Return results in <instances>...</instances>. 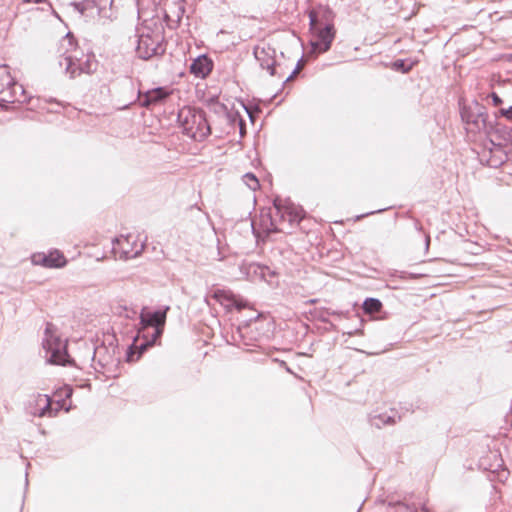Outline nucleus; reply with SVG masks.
<instances>
[{
	"label": "nucleus",
	"instance_id": "nucleus-1",
	"mask_svg": "<svg viewBox=\"0 0 512 512\" xmlns=\"http://www.w3.org/2000/svg\"><path fill=\"white\" fill-rule=\"evenodd\" d=\"M178 122L183 132L194 140H203L211 134L206 114L201 109L184 107L179 110Z\"/></svg>",
	"mask_w": 512,
	"mask_h": 512
},
{
	"label": "nucleus",
	"instance_id": "nucleus-2",
	"mask_svg": "<svg viewBox=\"0 0 512 512\" xmlns=\"http://www.w3.org/2000/svg\"><path fill=\"white\" fill-rule=\"evenodd\" d=\"M166 51L163 31L144 28L138 35L136 54L142 60L162 56Z\"/></svg>",
	"mask_w": 512,
	"mask_h": 512
},
{
	"label": "nucleus",
	"instance_id": "nucleus-3",
	"mask_svg": "<svg viewBox=\"0 0 512 512\" xmlns=\"http://www.w3.org/2000/svg\"><path fill=\"white\" fill-rule=\"evenodd\" d=\"M43 348L49 354L48 361L51 364L66 365L70 363L66 344L56 335V327L52 323H47L42 342Z\"/></svg>",
	"mask_w": 512,
	"mask_h": 512
},
{
	"label": "nucleus",
	"instance_id": "nucleus-4",
	"mask_svg": "<svg viewBox=\"0 0 512 512\" xmlns=\"http://www.w3.org/2000/svg\"><path fill=\"white\" fill-rule=\"evenodd\" d=\"M304 210L301 207L295 206L290 201L284 204L280 199L274 200V212L270 214V225L274 231H282L281 227L285 222L290 226L299 224L302 220Z\"/></svg>",
	"mask_w": 512,
	"mask_h": 512
},
{
	"label": "nucleus",
	"instance_id": "nucleus-5",
	"mask_svg": "<svg viewBox=\"0 0 512 512\" xmlns=\"http://www.w3.org/2000/svg\"><path fill=\"white\" fill-rule=\"evenodd\" d=\"M460 115L463 122L468 126L470 132L476 133L484 131L490 133L488 130V113L484 105L477 101H473L470 104H463L460 107Z\"/></svg>",
	"mask_w": 512,
	"mask_h": 512
},
{
	"label": "nucleus",
	"instance_id": "nucleus-6",
	"mask_svg": "<svg viewBox=\"0 0 512 512\" xmlns=\"http://www.w3.org/2000/svg\"><path fill=\"white\" fill-rule=\"evenodd\" d=\"M171 93V90L163 86L149 89L145 92L138 89L136 99L124 105L123 108H129L130 105L138 102L139 106L144 107L146 109H150L154 106L165 103V101L169 98Z\"/></svg>",
	"mask_w": 512,
	"mask_h": 512
},
{
	"label": "nucleus",
	"instance_id": "nucleus-7",
	"mask_svg": "<svg viewBox=\"0 0 512 512\" xmlns=\"http://www.w3.org/2000/svg\"><path fill=\"white\" fill-rule=\"evenodd\" d=\"M169 306H166L163 310L148 311L143 309L140 314V324L142 329L153 328L152 333L153 340H159L164 331V325L166 322L167 311Z\"/></svg>",
	"mask_w": 512,
	"mask_h": 512
},
{
	"label": "nucleus",
	"instance_id": "nucleus-8",
	"mask_svg": "<svg viewBox=\"0 0 512 512\" xmlns=\"http://www.w3.org/2000/svg\"><path fill=\"white\" fill-rule=\"evenodd\" d=\"M313 33V40H311L312 51L316 54L327 52L332 45L335 38L336 30L334 26H321L310 27Z\"/></svg>",
	"mask_w": 512,
	"mask_h": 512
},
{
	"label": "nucleus",
	"instance_id": "nucleus-9",
	"mask_svg": "<svg viewBox=\"0 0 512 512\" xmlns=\"http://www.w3.org/2000/svg\"><path fill=\"white\" fill-rule=\"evenodd\" d=\"M209 297L217 301L228 311L232 310L233 308L240 311L247 306V303L244 299L235 295L232 291L226 289H215L209 294Z\"/></svg>",
	"mask_w": 512,
	"mask_h": 512
},
{
	"label": "nucleus",
	"instance_id": "nucleus-10",
	"mask_svg": "<svg viewBox=\"0 0 512 512\" xmlns=\"http://www.w3.org/2000/svg\"><path fill=\"white\" fill-rule=\"evenodd\" d=\"M253 54L256 60L259 62L260 66L263 69H266L271 76H275L277 74L276 71V60L275 55L276 51L270 45L267 46H256L254 48Z\"/></svg>",
	"mask_w": 512,
	"mask_h": 512
},
{
	"label": "nucleus",
	"instance_id": "nucleus-11",
	"mask_svg": "<svg viewBox=\"0 0 512 512\" xmlns=\"http://www.w3.org/2000/svg\"><path fill=\"white\" fill-rule=\"evenodd\" d=\"M32 263L46 268H62L67 264V260L62 252L55 249L50 251L48 254H33Z\"/></svg>",
	"mask_w": 512,
	"mask_h": 512
},
{
	"label": "nucleus",
	"instance_id": "nucleus-12",
	"mask_svg": "<svg viewBox=\"0 0 512 512\" xmlns=\"http://www.w3.org/2000/svg\"><path fill=\"white\" fill-rule=\"evenodd\" d=\"M213 67L212 59L208 55L203 54L192 61L189 71L195 77L205 79L212 72Z\"/></svg>",
	"mask_w": 512,
	"mask_h": 512
},
{
	"label": "nucleus",
	"instance_id": "nucleus-13",
	"mask_svg": "<svg viewBox=\"0 0 512 512\" xmlns=\"http://www.w3.org/2000/svg\"><path fill=\"white\" fill-rule=\"evenodd\" d=\"M401 417L397 415V412L394 410H391L390 413L384 412V413H376L372 412L369 414L368 421L372 427H375L377 429H381L385 426H392L395 425Z\"/></svg>",
	"mask_w": 512,
	"mask_h": 512
},
{
	"label": "nucleus",
	"instance_id": "nucleus-14",
	"mask_svg": "<svg viewBox=\"0 0 512 512\" xmlns=\"http://www.w3.org/2000/svg\"><path fill=\"white\" fill-rule=\"evenodd\" d=\"M310 27H321V26H334L333 11L328 7H323L319 11H312L309 14Z\"/></svg>",
	"mask_w": 512,
	"mask_h": 512
},
{
	"label": "nucleus",
	"instance_id": "nucleus-15",
	"mask_svg": "<svg viewBox=\"0 0 512 512\" xmlns=\"http://www.w3.org/2000/svg\"><path fill=\"white\" fill-rule=\"evenodd\" d=\"M488 130L490 131V133H487L488 135H491L495 137L497 140H499L498 143H495L494 140H491L494 146L501 148L503 145L502 142L512 143V128L502 124H496L495 126H493L490 123L488 125Z\"/></svg>",
	"mask_w": 512,
	"mask_h": 512
},
{
	"label": "nucleus",
	"instance_id": "nucleus-16",
	"mask_svg": "<svg viewBox=\"0 0 512 512\" xmlns=\"http://www.w3.org/2000/svg\"><path fill=\"white\" fill-rule=\"evenodd\" d=\"M69 50H66V55L59 60L60 67L65 69L66 74L69 75L70 78H75L79 76L78 61L79 58L77 56V51H74V54H67Z\"/></svg>",
	"mask_w": 512,
	"mask_h": 512
},
{
	"label": "nucleus",
	"instance_id": "nucleus-17",
	"mask_svg": "<svg viewBox=\"0 0 512 512\" xmlns=\"http://www.w3.org/2000/svg\"><path fill=\"white\" fill-rule=\"evenodd\" d=\"M158 340H153V335H151L150 339H145L139 346L134 347L131 345L128 347L126 352V361L127 362H135L137 361L142 354L147 351V349L153 346Z\"/></svg>",
	"mask_w": 512,
	"mask_h": 512
},
{
	"label": "nucleus",
	"instance_id": "nucleus-18",
	"mask_svg": "<svg viewBox=\"0 0 512 512\" xmlns=\"http://www.w3.org/2000/svg\"><path fill=\"white\" fill-rule=\"evenodd\" d=\"M185 13V8L180 3H175L173 10L165 12V21L170 29H175Z\"/></svg>",
	"mask_w": 512,
	"mask_h": 512
},
{
	"label": "nucleus",
	"instance_id": "nucleus-19",
	"mask_svg": "<svg viewBox=\"0 0 512 512\" xmlns=\"http://www.w3.org/2000/svg\"><path fill=\"white\" fill-rule=\"evenodd\" d=\"M38 401L44 402V406L42 408H40V410H39V413H38L39 417L56 416L58 411L61 408V405L59 402H57V407L53 408L52 407V399L48 395H38Z\"/></svg>",
	"mask_w": 512,
	"mask_h": 512
},
{
	"label": "nucleus",
	"instance_id": "nucleus-20",
	"mask_svg": "<svg viewBox=\"0 0 512 512\" xmlns=\"http://www.w3.org/2000/svg\"><path fill=\"white\" fill-rule=\"evenodd\" d=\"M382 307V302L377 298H367L362 304V309L366 314L379 313Z\"/></svg>",
	"mask_w": 512,
	"mask_h": 512
},
{
	"label": "nucleus",
	"instance_id": "nucleus-21",
	"mask_svg": "<svg viewBox=\"0 0 512 512\" xmlns=\"http://www.w3.org/2000/svg\"><path fill=\"white\" fill-rule=\"evenodd\" d=\"M389 508H395V512H418L417 506L413 504H408L403 501H389Z\"/></svg>",
	"mask_w": 512,
	"mask_h": 512
},
{
	"label": "nucleus",
	"instance_id": "nucleus-22",
	"mask_svg": "<svg viewBox=\"0 0 512 512\" xmlns=\"http://www.w3.org/2000/svg\"><path fill=\"white\" fill-rule=\"evenodd\" d=\"M79 73L90 74L96 69V62L93 60V56H87L85 60L79 58L78 61Z\"/></svg>",
	"mask_w": 512,
	"mask_h": 512
},
{
	"label": "nucleus",
	"instance_id": "nucleus-23",
	"mask_svg": "<svg viewBox=\"0 0 512 512\" xmlns=\"http://www.w3.org/2000/svg\"><path fill=\"white\" fill-rule=\"evenodd\" d=\"M227 118L231 124L237 123L239 126L240 135L243 136L245 133L246 123L245 120L239 115L238 112H228Z\"/></svg>",
	"mask_w": 512,
	"mask_h": 512
},
{
	"label": "nucleus",
	"instance_id": "nucleus-24",
	"mask_svg": "<svg viewBox=\"0 0 512 512\" xmlns=\"http://www.w3.org/2000/svg\"><path fill=\"white\" fill-rule=\"evenodd\" d=\"M500 152V155H492L488 160H487V165L489 167H492V168H498L500 167L502 164H504L508 157L506 155V153H504L501 148H499L498 150Z\"/></svg>",
	"mask_w": 512,
	"mask_h": 512
},
{
	"label": "nucleus",
	"instance_id": "nucleus-25",
	"mask_svg": "<svg viewBox=\"0 0 512 512\" xmlns=\"http://www.w3.org/2000/svg\"><path fill=\"white\" fill-rule=\"evenodd\" d=\"M112 4L113 0H96V9L98 15L102 17H110L111 15L107 12L111 9Z\"/></svg>",
	"mask_w": 512,
	"mask_h": 512
},
{
	"label": "nucleus",
	"instance_id": "nucleus-26",
	"mask_svg": "<svg viewBox=\"0 0 512 512\" xmlns=\"http://www.w3.org/2000/svg\"><path fill=\"white\" fill-rule=\"evenodd\" d=\"M392 68L396 71H400L402 73H408L412 70L413 64H408L406 60L404 59H397L393 62Z\"/></svg>",
	"mask_w": 512,
	"mask_h": 512
},
{
	"label": "nucleus",
	"instance_id": "nucleus-27",
	"mask_svg": "<svg viewBox=\"0 0 512 512\" xmlns=\"http://www.w3.org/2000/svg\"><path fill=\"white\" fill-rule=\"evenodd\" d=\"M243 181L251 190H256L260 186L257 177L253 173L243 175Z\"/></svg>",
	"mask_w": 512,
	"mask_h": 512
},
{
	"label": "nucleus",
	"instance_id": "nucleus-28",
	"mask_svg": "<svg viewBox=\"0 0 512 512\" xmlns=\"http://www.w3.org/2000/svg\"><path fill=\"white\" fill-rule=\"evenodd\" d=\"M105 350L106 348L104 346L96 347L94 350L93 361H97L101 367H105L108 364V359L100 357L101 353Z\"/></svg>",
	"mask_w": 512,
	"mask_h": 512
},
{
	"label": "nucleus",
	"instance_id": "nucleus-29",
	"mask_svg": "<svg viewBox=\"0 0 512 512\" xmlns=\"http://www.w3.org/2000/svg\"><path fill=\"white\" fill-rule=\"evenodd\" d=\"M75 6L83 14L86 10L96 8V0H84L76 3Z\"/></svg>",
	"mask_w": 512,
	"mask_h": 512
},
{
	"label": "nucleus",
	"instance_id": "nucleus-30",
	"mask_svg": "<svg viewBox=\"0 0 512 512\" xmlns=\"http://www.w3.org/2000/svg\"><path fill=\"white\" fill-rule=\"evenodd\" d=\"M122 87L129 90L131 92L132 95H134V92H135V87H134V83L132 81L131 78H125L122 82Z\"/></svg>",
	"mask_w": 512,
	"mask_h": 512
},
{
	"label": "nucleus",
	"instance_id": "nucleus-31",
	"mask_svg": "<svg viewBox=\"0 0 512 512\" xmlns=\"http://www.w3.org/2000/svg\"><path fill=\"white\" fill-rule=\"evenodd\" d=\"M491 99H492V102H493V105H494V106H499V105H501V104L503 103V100H502V99L500 98V96H499L497 93H495V92H493V93L491 94Z\"/></svg>",
	"mask_w": 512,
	"mask_h": 512
},
{
	"label": "nucleus",
	"instance_id": "nucleus-32",
	"mask_svg": "<svg viewBox=\"0 0 512 512\" xmlns=\"http://www.w3.org/2000/svg\"><path fill=\"white\" fill-rule=\"evenodd\" d=\"M500 114L509 120H512V106L507 109H501Z\"/></svg>",
	"mask_w": 512,
	"mask_h": 512
},
{
	"label": "nucleus",
	"instance_id": "nucleus-33",
	"mask_svg": "<svg viewBox=\"0 0 512 512\" xmlns=\"http://www.w3.org/2000/svg\"><path fill=\"white\" fill-rule=\"evenodd\" d=\"M63 42H67L68 46L72 48L74 46V37L71 33H68L63 39Z\"/></svg>",
	"mask_w": 512,
	"mask_h": 512
},
{
	"label": "nucleus",
	"instance_id": "nucleus-34",
	"mask_svg": "<svg viewBox=\"0 0 512 512\" xmlns=\"http://www.w3.org/2000/svg\"><path fill=\"white\" fill-rule=\"evenodd\" d=\"M425 245H426V248H428L430 245V235L429 234L425 235Z\"/></svg>",
	"mask_w": 512,
	"mask_h": 512
},
{
	"label": "nucleus",
	"instance_id": "nucleus-35",
	"mask_svg": "<svg viewBox=\"0 0 512 512\" xmlns=\"http://www.w3.org/2000/svg\"><path fill=\"white\" fill-rule=\"evenodd\" d=\"M25 3H42L44 0H22Z\"/></svg>",
	"mask_w": 512,
	"mask_h": 512
},
{
	"label": "nucleus",
	"instance_id": "nucleus-36",
	"mask_svg": "<svg viewBox=\"0 0 512 512\" xmlns=\"http://www.w3.org/2000/svg\"><path fill=\"white\" fill-rule=\"evenodd\" d=\"M421 510H422L423 512H430V511H429V508L427 507V505H426L425 503H423V504L421 505Z\"/></svg>",
	"mask_w": 512,
	"mask_h": 512
},
{
	"label": "nucleus",
	"instance_id": "nucleus-37",
	"mask_svg": "<svg viewBox=\"0 0 512 512\" xmlns=\"http://www.w3.org/2000/svg\"><path fill=\"white\" fill-rule=\"evenodd\" d=\"M415 228H416L417 230H419V231H421V230H422V225H421V223H420L419 221H416V222H415Z\"/></svg>",
	"mask_w": 512,
	"mask_h": 512
},
{
	"label": "nucleus",
	"instance_id": "nucleus-38",
	"mask_svg": "<svg viewBox=\"0 0 512 512\" xmlns=\"http://www.w3.org/2000/svg\"><path fill=\"white\" fill-rule=\"evenodd\" d=\"M295 73L296 69L286 78L285 82L289 81L294 76Z\"/></svg>",
	"mask_w": 512,
	"mask_h": 512
},
{
	"label": "nucleus",
	"instance_id": "nucleus-39",
	"mask_svg": "<svg viewBox=\"0 0 512 512\" xmlns=\"http://www.w3.org/2000/svg\"><path fill=\"white\" fill-rule=\"evenodd\" d=\"M506 59H507L508 61H512V53L508 54V55L506 56Z\"/></svg>",
	"mask_w": 512,
	"mask_h": 512
},
{
	"label": "nucleus",
	"instance_id": "nucleus-40",
	"mask_svg": "<svg viewBox=\"0 0 512 512\" xmlns=\"http://www.w3.org/2000/svg\"><path fill=\"white\" fill-rule=\"evenodd\" d=\"M405 274H406L405 272H400L399 277L400 278H405V276H404Z\"/></svg>",
	"mask_w": 512,
	"mask_h": 512
},
{
	"label": "nucleus",
	"instance_id": "nucleus-41",
	"mask_svg": "<svg viewBox=\"0 0 512 512\" xmlns=\"http://www.w3.org/2000/svg\"><path fill=\"white\" fill-rule=\"evenodd\" d=\"M72 395V391L69 390L68 393L66 394V397H70Z\"/></svg>",
	"mask_w": 512,
	"mask_h": 512
},
{
	"label": "nucleus",
	"instance_id": "nucleus-42",
	"mask_svg": "<svg viewBox=\"0 0 512 512\" xmlns=\"http://www.w3.org/2000/svg\"><path fill=\"white\" fill-rule=\"evenodd\" d=\"M365 215L358 216L357 219L363 218Z\"/></svg>",
	"mask_w": 512,
	"mask_h": 512
}]
</instances>
